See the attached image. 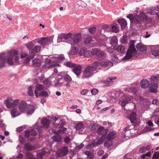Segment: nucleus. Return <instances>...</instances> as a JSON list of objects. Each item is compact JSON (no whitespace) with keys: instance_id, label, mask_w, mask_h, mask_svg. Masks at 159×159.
Instances as JSON below:
<instances>
[{"instance_id":"nucleus-1","label":"nucleus","mask_w":159,"mask_h":159,"mask_svg":"<svg viewBox=\"0 0 159 159\" xmlns=\"http://www.w3.org/2000/svg\"><path fill=\"white\" fill-rule=\"evenodd\" d=\"M131 23L142 24L144 21L147 20L148 18L146 14L143 12L140 13L139 15L133 16L132 14H129L127 16Z\"/></svg>"},{"instance_id":"nucleus-2","label":"nucleus","mask_w":159,"mask_h":159,"mask_svg":"<svg viewBox=\"0 0 159 159\" xmlns=\"http://www.w3.org/2000/svg\"><path fill=\"white\" fill-rule=\"evenodd\" d=\"M18 52L16 50H13L8 52L9 57L7 59V56L6 57V61L10 65L18 64L19 63V57L18 56Z\"/></svg>"},{"instance_id":"nucleus-3","label":"nucleus","mask_w":159,"mask_h":159,"mask_svg":"<svg viewBox=\"0 0 159 159\" xmlns=\"http://www.w3.org/2000/svg\"><path fill=\"white\" fill-rule=\"evenodd\" d=\"M134 40H131L129 43V47L125 56L123 59L126 61L131 59L133 57H137V51L134 46Z\"/></svg>"},{"instance_id":"nucleus-4","label":"nucleus","mask_w":159,"mask_h":159,"mask_svg":"<svg viewBox=\"0 0 159 159\" xmlns=\"http://www.w3.org/2000/svg\"><path fill=\"white\" fill-rule=\"evenodd\" d=\"M36 39H35L26 44V46L29 50L30 52L33 54L38 53L41 48V46H39L36 45L34 47L36 43Z\"/></svg>"},{"instance_id":"nucleus-5","label":"nucleus","mask_w":159,"mask_h":159,"mask_svg":"<svg viewBox=\"0 0 159 159\" xmlns=\"http://www.w3.org/2000/svg\"><path fill=\"white\" fill-rule=\"evenodd\" d=\"M151 84L149 87V90L150 92L156 93L157 91L158 84L157 83L159 80V75L157 76L152 77L150 79Z\"/></svg>"},{"instance_id":"nucleus-6","label":"nucleus","mask_w":159,"mask_h":159,"mask_svg":"<svg viewBox=\"0 0 159 159\" xmlns=\"http://www.w3.org/2000/svg\"><path fill=\"white\" fill-rule=\"evenodd\" d=\"M97 67L93 66H88L84 70L83 76L85 78L90 77L93 73V71L96 70Z\"/></svg>"},{"instance_id":"nucleus-7","label":"nucleus","mask_w":159,"mask_h":159,"mask_svg":"<svg viewBox=\"0 0 159 159\" xmlns=\"http://www.w3.org/2000/svg\"><path fill=\"white\" fill-rule=\"evenodd\" d=\"M136 113L134 111L130 113L127 117L129 119L132 125L134 126H136L139 125L140 122L136 118Z\"/></svg>"},{"instance_id":"nucleus-8","label":"nucleus","mask_w":159,"mask_h":159,"mask_svg":"<svg viewBox=\"0 0 159 159\" xmlns=\"http://www.w3.org/2000/svg\"><path fill=\"white\" fill-rule=\"evenodd\" d=\"M37 133L34 129L26 130L25 132V136L28 139L29 141H33L35 139L34 136L36 135Z\"/></svg>"},{"instance_id":"nucleus-9","label":"nucleus","mask_w":159,"mask_h":159,"mask_svg":"<svg viewBox=\"0 0 159 159\" xmlns=\"http://www.w3.org/2000/svg\"><path fill=\"white\" fill-rule=\"evenodd\" d=\"M7 107L8 108L14 107L17 105L19 102V100L18 99L15 100L13 102L11 98H8L5 101Z\"/></svg>"},{"instance_id":"nucleus-10","label":"nucleus","mask_w":159,"mask_h":159,"mask_svg":"<svg viewBox=\"0 0 159 159\" xmlns=\"http://www.w3.org/2000/svg\"><path fill=\"white\" fill-rule=\"evenodd\" d=\"M91 54L93 55H96L99 58H102L104 57L105 53L103 51L97 48H95L92 50Z\"/></svg>"},{"instance_id":"nucleus-11","label":"nucleus","mask_w":159,"mask_h":159,"mask_svg":"<svg viewBox=\"0 0 159 159\" xmlns=\"http://www.w3.org/2000/svg\"><path fill=\"white\" fill-rule=\"evenodd\" d=\"M133 97L131 96H128L124 95L121 98V106L122 107H124L126 104L128 103L132 99Z\"/></svg>"},{"instance_id":"nucleus-12","label":"nucleus","mask_w":159,"mask_h":159,"mask_svg":"<svg viewBox=\"0 0 159 159\" xmlns=\"http://www.w3.org/2000/svg\"><path fill=\"white\" fill-rule=\"evenodd\" d=\"M90 52L87 50L85 48H82L79 51L78 54L79 56H83L84 57H89L91 56Z\"/></svg>"},{"instance_id":"nucleus-13","label":"nucleus","mask_w":159,"mask_h":159,"mask_svg":"<svg viewBox=\"0 0 159 159\" xmlns=\"http://www.w3.org/2000/svg\"><path fill=\"white\" fill-rule=\"evenodd\" d=\"M72 39L73 41V44L75 45L80 42L81 40V35L80 33H78L72 35Z\"/></svg>"},{"instance_id":"nucleus-14","label":"nucleus","mask_w":159,"mask_h":159,"mask_svg":"<svg viewBox=\"0 0 159 159\" xmlns=\"http://www.w3.org/2000/svg\"><path fill=\"white\" fill-rule=\"evenodd\" d=\"M82 67L80 65L75 64L74 66L73 67L72 71L78 76L81 73Z\"/></svg>"},{"instance_id":"nucleus-15","label":"nucleus","mask_w":159,"mask_h":159,"mask_svg":"<svg viewBox=\"0 0 159 159\" xmlns=\"http://www.w3.org/2000/svg\"><path fill=\"white\" fill-rule=\"evenodd\" d=\"M28 107V104L24 101H21L18 104L19 109L21 112H25Z\"/></svg>"},{"instance_id":"nucleus-16","label":"nucleus","mask_w":159,"mask_h":159,"mask_svg":"<svg viewBox=\"0 0 159 159\" xmlns=\"http://www.w3.org/2000/svg\"><path fill=\"white\" fill-rule=\"evenodd\" d=\"M6 56L4 52L0 53V68L5 66V63L6 62Z\"/></svg>"},{"instance_id":"nucleus-17","label":"nucleus","mask_w":159,"mask_h":159,"mask_svg":"<svg viewBox=\"0 0 159 159\" xmlns=\"http://www.w3.org/2000/svg\"><path fill=\"white\" fill-rule=\"evenodd\" d=\"M109 129H104V127L102 126H100L97 130V134L99 135H102V136L105 137V135L109 132Z\"/></svg>"},{"instance_id":"nucleus-18","label":"nucleus","mask_w":159,"mask_h":159,"mask_svg":"<svg viewBox=\"0 0 159 159\" xmlns=\"http://www.w3.org/2000/svg\"><path fill=\"white\" fill-rule=\"evenodd\" d=\"M52 39L51 38L42 37L39 39L38 42L43 46H44L48 42H51Z\"/></svg>"},{"instance_id":"nucleus-19","label":"nucleus","mask_w":159,"mask_h":159,"mask_svg":"<svg viewBox=\"0 0 159 159\" xmlns=\"http://www.w3.org/2000/svg\"><path fill=\"white\" fill-rule=\"evenodd\" d=\"M140 85L142 89H146L149 85V82L147 80L143 79L140 82Z\"/></svg>"},{"instance_id":"nucleus-20","label":"nucleus","mask_w":159,"mask_h":159,"mask_svg":"<svg viewBox=\"0 0 159 159\" xmlns=\"http://www.w3.org/2000/svg\"><path fill=\"white\" fill-rule=\"evenodd\" d=\"M41 124L44 128H47L49 126V121L46 117H44L42 120Z\"/></svg>"},{"instance_id":"nucleus-21","label":"nucleus","mask_w":159,"mask_h":159,"mask_svg":"<svg viewBox=\"0 0 159 159\" xmlns=\"http://www.w3.org/2000/svg\"><path fill=\"white\" fill-rule=\"evenodd\" d=\"M100 65L103 67H106L107 66L110 67L112 65V62L110 61H104L101 62L100 63Z\"/></svg>"},{"instance_id":"nucleus-22","label":"nucleus","mask_w":159,"mask_h":159,"mask_svg":"<svg viewBox=\"0 0 159 159\" xmlns=\"http://www.w3.org/2000/svg\"><path fill=\"white\" fill-rule=\"evenodd\" d=\"M27 112L28 115H31L34 112L35 110L34 106L32 105H28L27 108Z\"/></svg>"},{"instance_id":"nucleus-23","label":"nucleus","mask_w":159,"mask_h":159,"mask_svg":"<svg viewBox=\"0 0 159 159\" xmlns=\"http://www.w3.org/2000/svg\"><path fill=\"white\" fill-rule=\"evenodd\" d=\"M116 77H111L107 78L105 82V85L106 86H110L113 84V80L116 79Z\"/></svg>"},{"instance_id":"nucleus-24","label":"nucleus","mask_w":159,"mask_h":159,"mask_svg":"<svg viewBox=\"0 0 159 159\" xmlns=\"http://www.w3.org/2000/svg\"><path fill=\"white\" fill-rule=\"evenodd\" d=\"M34 92L35 96L37 98L38 97L39 95L44 97H46L48 96V93L47 92L44 91H42L40 93H38L36 90H35Z\"/></svg>"},{"instance_id":"nucleus-25","label":"nucleus","mask_w":159,"mask_h":159,"mask_svg":"<svg viewBox=\"0 0 159 159\" xmlns=\"http://www.w3.org/2000/svg\"><path fill=\"white\" fill-rule=\"evenodd\" d=\"M56 135L52 136V140L55 142L60 143L62 142V137L61 135L56 134Z\"/></svg>"},{"instance_id":"nucleus-26","label":"nucleus","mask_w":159,"mask_h":159,"mask_svg":"<svg viewBox=\"0 0 159 159\" xmlns=\"http://www.w3.org/2000/svg\"><path fill=\"white\" fill-rule=\"evenodd\" d=\"M118 22L120 25L122 29H124L127 25L126 21L124 19H119Z\"/></svg>"},{"instance_id":"nucleus-27","label":"nucleus","mask_w":159,"mask_h":159,"mask_svg":"<svg viewBox=\"0 0 159 159\" xmlns=\"http://www.w3.org/2000/svg\"><path fill=\"white\" fill-rule=\"evenodd\" d=\"M112 32L115 33L118 32L119 30V27L118 25L116 23H114L110 26Z\"/></svg>"},{"instance_id":"nucleus-28","label":"nucleus","mask_w":159,"mask_h":159,"mask_svg":"<svg viewBox=\"0 0 159 159\" xmlns=\"http://www.w3.org/2000/svg\"><path fill=\"white\" fill-rule=\"evenodd\" d=\"M137 49L141 51H144L147 50L146 46L143 45L142 43H139L136 46Z\"/></svg>"},{"instance_id":"nucleus-29","label":"nucleus","mask_w":159,"mask_h":159,"mask_svg":"<svg viewBox=\"0 0 159 159\" xmlns=\"http://www.w3.org/2000/svg\"><path fill=\"white\" fill-rule=\"evenodd\" d=\"M116 50L117 52L120 53L125 52V48L123 45H120L118 46Z\"/></svg>"},{"instance_id":"nucleus-30","label":"nucleus","mask_w":159,"mask_h":159,"mask_svg":"<svg viewBox=\"0 0 159 159\" xmlns=\"http://www.w3.org/2000/svg\"><path fill=\"white\" fill-rule=\"evenodd\" d=\"M68 148L66 147H64L62 148V149L60 151L59 153V156H63L66 155L68 153Z\"/></svg>"},{"instance_id":"nucleus-31","label":"nucleus","mask_w":159,"mask_h":159,"mask_svg":"<svg viewBox=\"0 0 159 159\" xmlns=\"http://www.w3.org/2000/svg\"><path fill=\"white\" fill-rule=\"evenodd\" d=\"M116 133L113 132H109L108 134L106 135V137L108 140L113 139L115 137Z\"/></svg>"},{"instance_id":"nucleus-32","label":"nucleus","mask_w":159,"mask_h":159,"mask_svg":"<svg viewBox=\"0 0 159 159\" xmlns=\"http://www.w3.org/2000/svg\"><path fill=\"white\" fill-rule=\"evenodd\" d=\"M41 65V61L39 59H35L33 61V65L34 66L39 67Z\"/></svg>"},{"instance_id":"nucleus-33","label":"nucleus","mask_w":159,"mask_h":159,"mask_svg":"<svg viewBox=\"0 0 159 159\" xmlns=\"http://www.w3.org/2000/svg\"><path fill=\"white\" fill-rule=\"evenodd\" d=\"M152 54L154 56H159V45L155 49L151 51Z\"/></svg>"},{"instance_id":"nucleus-34","label":"nucleus","mask_w":159,"mask_h":159,"mask_svg":"<svg viewBox=\"0 0 159 159\" xmlns=\"http://www.w3.org/2000/svg\"><path fill=\"white\" fill-rule=\"evenodd\" d=\"M67 129L65 127H62L59 129L57 131H54L53 133L55 134H64L67 130Z\"/></svg>"},{"instance_id":"nucleus-35","label":"nucleus","mask_w":159,"mask_h":159,"mask_svg":"<svg viewBox=\"0 0 159 159\" xmlns=\"http://www.w3.org/2000/svg\"><path fill=\"white\" fill-rule=\"evenodd\" d=\"M65 34L62 33L58 35L57 40L58 41L64 42L63 39L66 40Z\"/></svg>"},{"instance_id":"nucleus-36","label":"nucleus","mask_w":159,"mask_h":159,"mask_svg":"<svg viewBox=\"0 0 159 159\" xmlns=\"http://www.w3.org/2000/svg\"><path fill=\"white\" fill-rule=\"evenodd\" d=\"M78 51V48L75 47L72 48L70 52H69L70 55H73L76 54Z\"/></svg>"},{"instance_id":"nucleus-37","label":"nucleus","mask_w":159,"mask_h":159,"mask_svg":"<svg viewBox=\"0 0 159 159\" xmlns=\"http://www.w3.org/2000/svg\"><path fill=\"white\" fill-rule=\"evenodd\" d=\"M11 113L13 117L16 116L20 115L17 109H14L12 110L11 111Z\"/></svg>"},{"instance_id":"nucleus-38","label":"nucleus","mask_w":159,"mask_h":159,"mask_svg":"<svg viewBox=\"0 0 159 159\" xmlns=\"http://www.w3.org/2000/svg\"><path fill=\"white\" fill-rule=\"evenodd\" d=\"M84 154L87 156V158L89 159H92L94 157L93 153L90 152L89 151H86L84 152Z\"/></svg>"},{"instance_id":"nucleus-39","label":"nucleus","mask_w":159,"mask_h":159,"mask_svg":"<svg viewBox=\"0 0 159 159\" xmlns=\"http://www.w3.org/2000/svg\"><path fill=\"white\" fill-rule=\"evenodd\" d=\"M63 64L65 66L72 68H73V66H74L75 65V63H72L69 61H67L64 62L63 63Z\"/></svg>"},{"instance_id":"nucleus-40","label":"nucleus","mask_w":159,"mask_h":159,"mask_svg":"<svg viewBox=\"0 0 159 159\" xmlns=\"http://www.w3.org/2000/svg\"><path fill=\"white\" fill-rule=\"evenodd\" d=\"M36 88L38 91H42L44 89V87L42 84H37L36 85Z\"/></svg>"},{"instance_id":"nucleus-41","label":"nucleus","mask_w":159,"mask_h":159,"mask_svg":"<svg viewBox=\"0 0 159 159\" xmlns=\"http://www.w3.org/2000/svg\"><path fill=\"white\" fill-rule=\"evenodd\" d=\"M34 88L33 86H30L28 88V94L29 95L32 96L34 95L33 90Z\"/></svg>"},{"instance_id":"nucleus-42","label":"nucleus","mask_w":159,"mask_h":159,"mask_svg":"<svg viewBox=\"0 0 159 159\" xmlns=\"http://www.w3.org/2000/svg\"><path fill=\"white\" fill-rule=\"evenodd\" d=\"M25 148L26 150L31 151L33 149V148L29 143H26L25 145Z\"/></svg>"},{"instance_id":"nucleus-43","label":"nucleus","mask_w":159,"mask_h":159,"mask_svg":"<svg viewBox=\"0 0 159 159\" xmlns=\"http://www.w3.org/2000/svg\"><path fill=\"white\" fill-rule=\"evenodd\" d=\"M112 143V141L110 140H108L104 143V146L107 147H109L111 145Z\"/></svg>"},{"instance_id":"nucleus-44","label":"nucleus","mask_w":159,"mask_h":159,"mask_svg":"<svg viewBox=\"0 0 159 159\" xmlns=\"http://www.w3.org/2000/svg\"><path fill=\"white\" fill-rule=\"evenodd\" d=\"M64 79L65 81L68 83H70L71 80V78L68 75H65Z\"/></svg>"},{"instance_id":"nucleus-45","label":"nucleus","mask_w":159,"mask_h":159,"mask_svg":"<svg viewBox=\"0 0 159 159\" xmlns=\"http://www.w3.org/2000/svg\"><path fill=\"white\" fill-rule=\"evenodd\" d=\"M83 124L81 122H80L76 124V130H80L83 127Z\"/></svg>"},{"instance_id":"nucleus-46","label":"nucleus","mask_w":159,"mask_h":159,"mask_svg":"<svg viewBox=\"0 0 159 159\" xmlns=\"http://www.w3.org/2000/svg\"><path fill=\"white\" fill-rule=\"evenodd\" d=\"M71 141V139L68 136H66L64 139V142L66 144L70 143Z\"/></svg>"},{"instance_id":"nucleus-47","label":"nucleus","mask_w":159,"mask_h":159,"mask_svg":"<svg viewBox=\"0 0 159 159\" xmlns=\"http://www.w3.org/2000/svg\"><path fill=\"white\" fill-rule=\"evenodd\" d=\"M25 156L27 157L30 159H35L34 157L29 152H27L25 153Z\"/></svg>"},{"instance_id":"nucleus-48","label":"nucleus","mask_w":159,"mask_h":159,"mask_svg":"<svg viewBox=\"0 0 159 159\" xmlns=\"http://www.w3.org/2000/svg\"><path fill=\"white\" fill-rule=\"evenodd\" d=\"M92 40L91 37H87L85 38L84 39V43L86 44L90 43Z\"/></svg>"},{"instance_id":"nucleus-49","label":"nucleus","mask_w":159,"mask_h":159,"mask_svg":"<svg viewBox=\"0 0 159 159\" xmlns=\"http://www.w3.org/2000/svg\"><path fill=\"white\" fill-rule=\"evenodd\" d=\"M46 152L43 150L41 152H40L37 154V157L41 159L42 158L43 156L45 155Z\"/></svg>"},{"instance_id":"nucleus-50","label":"nucleus","mask_w":159,"mask_h":159,"mask_svg":"<svg viewBox=\"0 0 159 159\" xmlns=\"http://www.w3.org/2000/svg\"><path fill=\"white\" fill-rule=\"evenodd\" d=\"M84 146V144L82 143H81L79 145H77L75 148V150H79L83 148Z\"/></svg>"},{"instance_id":"nucleus-51","label":"nucleus","mask_w":159,"mask_h":159,"mask_svg":"<svg viewBox=\"0 0 159 159\" xmlns=\"http://www.w3.org/2000/svg\"><path fill=\"white\" fill-rule=\"evenodd\" d=\"M66 40H67L69 39L72 38V34L71 33H69L67 34H65Z\"/></svg>"},{"instance_id":"nucleus-52","label":"nucleus","mask_w":159,"mask_h":159,"mask_svg":"<svg viewBox=\"0 0 159 159\" xmlns=\"http://www.w3.org/2000/svg\"><path fill=\"white\" fill-rule=\"evenodd\" d=\"M34 55H33L32 56H30V57L28 56L26 57L25 61L26 62L29 61L31 59H32L34 58Z\"/></svg>"},{"instance_id":"nucleus-53","label":"nucleus","mask_w":159,"mask_h":159,"mask_svg":"<svg viewBox=\"0 0 159 159\" xmlns=\"http://www.w3.org/2000/svg\"><path fill=\"white\" fill-rule=\"evenodd\" d=\"M96 28L95 27H92L89 29V32L92 34H93L95 31Z\"/></svg>"},{"instance_id":"nucleus-54","label":"nucleus","mask_w":159,"mask_h":159,"mask_svg":"<svg viewBox=\"0 0 159 159\" xmlns=\"http://www.w3.org/2000/svg\"><path fill=\"white\" fill-rule=\"evenodd\" d=\"M95 144L92 143L86 146V148L87 149H90L91 148L94 147L95 146Z\"/></svg>"},{"instance_id":"nucleus-55","label":"nucleus","mask_w":159,"mask_h":159,"mask_svg":"<svg viewBox=\"0 0 159 159\" xmlns=\"http://www.w3.org/2000/svg\"><path fill=\"white\" fill-rule=\"evenodd\" d=\"M139 152L143 153L146 152L145 147H142L140 148L139 149Z\"/></svg>"},{"instance_id":"nucleus-56","label":"nucleus","mask_w":159,"mask_h":159,"mask_svg":"<svg viewBox=\"0 0 159 159\" xmlns=\"http://www.w3.org/2000/svg\"><path fill=\"white\" fill-rule=\"evenodd\" d=\"M154 129L153 128H151L149 127H145L144 128V130H146L147 132H148L150 131L151 130H153Z\"/></svg>"},{"instance_id":"nucleus-57","label":"nucleus","mask_w":159,"mask_h":159,"mask_svg":"<svg viewBox=\"0 0 159 159\" xmlns=\"http://www.w3.org/2000/svg\"><path fill=\"white\" fill-rule=\"evenodd\" d=\"M153 104L159 105V101L157 99H154L152 101Z\"/></svg>"},{"instance_id":"nucleus-58","label":"nucleus","mask_w":159,"mask_h":159,"mask_svg":"<svg viewBox=\"0 0 159 159\" xmlns=\"http://www.w3.org/2000/svg\"><path fill=\"white\" fill-rule=\"evenodd\" d=\"M91 92L93 94H95L98 92V90L97 89H94L91 90Z\"/></svg>"},{"instance_id":"nucleus-59","label":"nucleus","mask_w":159,"mask_h":159,"mask_svg":"<svg viewBox=\"0 0 159 159\" xmlns=\"http://www.w3.org/2000/svg\"><path fill=\"white\" fill-rule=\"evenodd\" d=\"M6 125L4 124L1 123L0 124V127L2 128L3 130H5L6 128Z\"/></svg>"},{"instance_id":"nucleus-60","label":"nucleus","mask_w":159,"mask_h":159,"mask_svg":"<svg viewBox=\"0 0 159 159\" xmlns=\"http://www.w3.org/2000/svg\"><path fill=\"white\" fill-rule=\"evenodd\" d=\"M88 92V91L87 90L84 89L81 91V93L82 95H86Z\"/></svg>"},{"instance_id":"nucleus-61","label":"nucleus","mask_w":159,"mask_h":159,"mask_svg":"<svg viewBox=\"0 0 159 159\" xmlns=\"http://www.w3.org/2000/svg\"><path fill=\"white\" fill-rule=\"evenodd\" d=\"M102 139H98L97 141L96 142V144L97 145H99L101 144L103 142Z\"/></svg>"},{"instance_id":"nucleus-62","label":"nucleus","mask_w":159,"mask_h":159,"mask_svg":"<svg viewBox=\"0 0 159 159\" xmlns=\"http://www.w3.org/2000/svg\"><path fill=\"white\" fill-rule=\"evenodd\" d=\"M23 157V155L22 154L19 153L16 157L17 159H21Z\"/></svg>"},{"instance_id":"nucleus-63","label":"nucleus","mask_w":159,"mask_h":159,"mask_svg":"<svg viewBox=\"0 0 159 159\" xmlns=\"http://www.w3.org/2000/svg\"><path fill=\"white\" fill-rule=\"evenodd\" d=\"M104 153V151L103 150H100L98 152V154L100 156H102Z\"/></svg>"},{"instance_id":"nucleus-64","label":"nucleus","mask_w":159,"mask_h":159,"mask_svg":"<svg viewBox=\"0 0 159 159\" xmlns=\"http://www.w3.org/2000/svg\"><path fill=\"white\" fill-rule=\"evenodd\" d=\"M100 63L98 61H94L93 64L94 65V66L96 67V66H98L100 64Z\"/></svg>"}]
</instances>
